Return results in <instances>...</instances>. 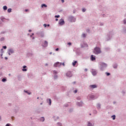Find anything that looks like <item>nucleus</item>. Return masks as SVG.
Instances as JSON below:
<instances>
[{
	"mask_svg": "<svg viewBox=\"0 0 126 126\" xmlns=\"http://www.w3.org/2000/svg\"><path fill=\"white\" fill-rule=\"evenodd\" d=\"M94 53L95 54L97 55L98 54H100L101 53V50L100 49V48L98 47H95L94 48Z\"/></svg>",
	"mask_w": 126,
	"mask_h": 126,
	"instance_id": "nucleus-1",
	"label": "nucleus"
},
{
	"mask_svg": "<svg viewBox=\"0 0 126 126\" xmlns=\"http://www.w3.org/2000/svg\"><path fill=\"white\" fill-rule=\"evenodd\" d=\"M59 24H60V25H63V24H64V21L63 20V19H60L59 21Z\"/></svg>",
	"mask_w": 126,
	"mask_h": 126,
	"instance_id": "nucleus-2",
	"label": "nucleus"
},
{
	"mask_svg": "<svg viewBox=\"0 0 126 126\" xmlns=\"http://www.w3.org/2000/svg\"><path fill=\"white\" fill-rule=\"evenodd\" d=\"M60 65H62V63H60V62H57L54 64V66L55 67L60 66Z\"/></svg>",
	"mask_w": 126,
	"mask_h": 126,
	"instance_id": "nucleus-3",
	"label": "nucleus"
},
{
	"mask_svg": "<svg viewBox=\"0 0 126 126\" xmlns=\"http://www.w3.org/2000/svg\"><path fill=\"white\" fill-rule=\"evenodd\" d=\"M66 76L68 77H71L72 76V74H71V71H68L66 73Z\"/></svg>",
	"mask_w": 126,
	"mask_h": 126,
	"instance_id": "nucleus-4",
	"label": "nucleus"
},
{
	"mask_svg": "<svg viewBox=\"0 0 126 126\" xmlns=\"http://www.w3.org/2000/svg\"><path fill=\"white\" fill-rule=\"evenodd\" d=\"M92 73L93 75H96V74H97V71H96L95 70V69H92Z\"/></svg>",
	"mask_w": 126,
	"mask_h": 126,
	"instance_id": "nucleus-5",
	"label": "nucleus"
},
{
	"mask_svg": "<svg viewBox=\"0 0 126 126\" xmlns=\"http://www.w3.org/2000/svg\"><path fill=\"white\" fill-rule=\"evenodd\" d=\"M91 61H95V60H96V58L94 57V55H91Z\"/></svg>",
	"mask_w": 126,
	"mask_h": 126,
	"instance_id": "nucleus-6",
	"label": "nucleus"
},
{
	"mask_svg": "<svg viewBox=\"0 0 126 126\" xmlns=\"http://www.w3.org/2000/svg\"><path fill=\"white\" fill-rule=\"evenodd\" d=\"M47 46H48V41H45L43 44V47H47Z\"/></svg>",
	"mask_w": 126,
	"mask_h": 126,
	"instance_id": "nucleus-7",
	"label": "nucleus"
},
{
	"mask_svg": "<svg viewBox=\"0 0 126 126\" xmlns=\"http://www.w3.org/2000/svg\"><path fill=\"white\" fill-rule=\"evenodd\" d=\"M91 88H97V86L96 85H92L90 86Z\"/></svg>",
	"mask_w": 126,
	"mask_h": 126,
	"instance_id": "nucleus-8",
	"label": "nucleus"
},
{
	"mask_svg": "<svg viewBox=\"0 0 126 126\" xmlns=\"http://www.w3.org/2000/svg\"><path fill=\"white\" fill-rule=\"evenodd\" d=\"M101 66H102V67H106L107 66V64H106L105 63H102Z\"/></svg>",
	"mask_w": 126,
	"mask_h": 126,
	"instance_id": "nucleus-9",
	"label": "nucleus"
},
{
	"mask_svg": "<svg viewBox=\"0 0 126 126\" xmlns=\"http://www.w3.org/2000/svg\"><path fill=\"white\" fill-rule=\"evenodd\" d=\"M13 50L10 49L9 50V53H8L9 56H10V54H13Z\"/></svg>",
	"mask_w": 126,
	"mask_h": 126,
	"instance_id": "nucleus-10",
	"label": "nucleus"
},
{
	"mask_svg": "<svg viewBox=\"0 0 126 126\" xmlns=\"http://www.w3.org/2000/svg\"><path fill=\"white\" fill-rule=\"evenodd\" d=\"M77 63V61H74L72 63L73 66H75L76 64Z\"/></svg>",
	"mask_w": 126,
	"mask_h": 126,
	"instance_id": "nucleus-11",
	"label": "nucleus"
},
{
	"mask_svg": "<svg viewBox=\"0 0 126 126\" xmlns=\"http://www.w3.org/2000/svg\"><path fill=\"white\" fill-rule=\"evenodd\" d=\"M23 71H27V69H26V66H24L22 69Z\"/></svg>",
	"mask_w": 126,
	"mask_h": 126,
	"instance_id": "nucleus-12",
	"label": "nucleus"
},
{
	"mask_svg": "<svg viewBox=\"0 0 126 126\" xmlns=\"http://www.w3.org/2000/svg\"><path fill=\"white\" fill-rule=\"evenodd\" d=\"M41 7H47V5H46V4H42L41 5Z\"/></svg>",
	"mask_w": 126,
	"mask_h": 126,
	"instance_id": "nucleus-13",
	"label": "nucleus"
},
{
	"mask_svg": "<svg viewBox=\"0 0 126 126\" xmlns=\"http://www.w3.org/2000/svg\"><path fill=\"white\" fill-rule=\"evenodd\" d=\"M3 9H4V10H6V9H7V7L6 6H4L3 7Z\"/></svg>",
	"mask_w": 126,
	"mask_h": 126,
	"instance_id": "nucleus-14",
	"label": "nucleus"
},
{
	"mask_svg": "<svg viewBox=\"0 0 126 126\" xmlns=\"http://www.w3.org/2000/svg\"><path fill=\"white\" fill-rule=\"evenodd\" d=\"M41 122H44L45 121V118L44 117H42L40 119Z\"/></svg>",
	"mask_w": 126,
	"mask_h": 126,
	"instance_id": "nucleus-15",
	"label": "nucleus"
},
{
	"mask_svg": "<svg viewBox=\"0 0 126 126\" xmlns=\"http://www.w3.org/2000/svg\"><path fill=\"white\" fill-rule=\"evenodd\" d=\"M25 92L26 93H27V94H28L29 95H30V94H31V93H29V92H28V91H25Z\"/></svg>",
	"mask_w": 126,
	"mask_h": 126,
	"instance_id": "nucleus-16",
	"label": "nucleus"
},
{
	"mask_svg": "<svg viewBox=\"0 0 126 126\" xmlns=\"http://www.w3.org/2000/svg\"><path fill=\"white\" fill-rule=\"evenodd\" d=\"M25 92L26 93H27V94H28L29 95H30V94H31V93H29V92H28V91H25Z\"/></svg>",
	"mask_w": 126,
	"mask_h": 126,
	"instance_id": "nucleus-17",
	"label": "nucleus"
},
{
	"mask_svg": "<svg viewBox=\"0 0 126 126\" xmlns=\"http://www.w3.org/2000/svg\"><path fill=\"white\" fill-rule=\"evenodd\" d=\"M112 118L113 120H116V116L113 115L112 116Z\"/></svg>",
	"mask_w": 126,
	"mask_h": 126,
	"instance_id": "nucleus-18",
	"label": "nucleus"
},
{
	"mask_svg": "<svg viewBox=\"0 0 126 126\" xmlns=\"http://www.w3.org/2000/svg\"><path fill=\"white\" fill-rule=\"evenodd\" d=\"M88 126H92V124L90 123V122H88Z\"/></svg>",
	"mask_w": 126,
	"mask_h": 126,
	"instance_id": "nucleus-19",
	"label": "nucleus"
},
{
	"mask_svg": "<svg viewBox=\"0 0 126 126\" xmlns=\"http://www.w3.org/2000/svg\"><path fill=\"white\" fill-rule=\"evenodd\" d=\"M2 81L3 82H4L5 81H6V79H5V78H3V79H2Z\"/></svg>",
	"mask_w": 126,
	"mask_h": 126,
	"instance_id": "nucleus-20",
	"label": "nucleus"
},
{
	"mask_svg": "<svg viewBox=\"0 0 126 126\" xmlns=\"http://www.w3.org/2000/svg\"><path fill=\"white\" fill-rule=\"evenodd\" d=\"M11 11V8H9V9H8V10H7V12H10Z\"/></svg>",
	"mask_w": 126,
	"mask_h": 126,
	"instance_id": "nucleus-21",
	"label": "nucleus"
},
{
	"mask_svg": "<svg viewBox=\"0 0 126 126\" xmlns=\"http://www.w3.org/2000/svg\"><path fill=\"white\" fill-rule=\"evenodd\" d=\"M49 105H51V104H52V101L51 100V99H49Z\"/></svg>",
	"mask_w": 126,
	"mask_h": 126,
	"instance_id": "nucleus-22",
	"label": "nucleus"
},
{
	"mask_svg": "<svg viewBox=\"0 0 126 126\" xmlns=\"http://www.w3.org/2000/svg\"><path fill=\"white\" fill-rule=\"evenodd\" d=\"M97 108L98 109H100L101 108L100 104H97Z\"/></svg>",
	"mask_w": 126,
	"mask_h": 126,
	"instance_id": "nucleus-23",
	"label": "nucleus"
},
{
	"mask_svg": "<svg viewBox=\"0 0 126 126\" xmlns=\"http://www.w3.org/2000/svg\"><path fill=\"white\" fill-rule=\"evenodd\" d=\"M57 126H62V124L60 123H58L57 124Z\"/></svg>",
	"mask_w": 126,
	"mask_h": 126,
	"instance_id": "nucleus-24",
	"label": "nucleus"
},
{
	"mask_svg": "<svg viewBox=\"0 0 126 126\" xmlns=\"http://www.w3.org/2000/svg\"><path fill=\"white\" fill-rule=\"evenodd\" d=\"M55 17L56 18H59V17H60V15H56V16H55Z\"/></svg>",
	"mask_w": 126,
	"mask_h": 126,
	"instance_id": "nucleus-25",
	"label": "nucleus"
},
{
	"mask_svg": "<svg viewBox=\"0 0 126 126\" xmlns=\"http://www.w3.org/2000/svg\"><path fill=\"white\" fill-rule=\"evenodd\" d=\"M86 11V9H85V8H83V9H82L83 12H85Z\"/></svg>",
	"mask_w": 126,
	"mask_h": 126,
	"instance_id": "nucleus-26",
	"label": "nucleus"
},
{
	"mask_svg": "<svg viewBox=\"0 0 126 126\" xmlns=\"http://www.w3.org/2000/svg\"><path fill=\"white\" fill-rule=\"evenodd\" d=\"M82 36H83V37H86V34H85V33H84L82 34Z\"/></svg>",
	"mask_w": 126,
	"mask_h": 126,
	"instance_id": "nucleus-27",
	"label": "nucleus"
},
{
	"mask_svg": "<svg viewBox=\"0 0 126 126\" xmlns=\"http://www.w3.org/2000/svg\"><path fill=\"white\" fill-rule=\"evenodd\" d=\"M106 74L107 75V76H109V75H110V73L106 72Z\"/></svg>",
	"mask_w": 126,
	"mask_h": 126,
	"instance_id": "nucleus-28",
	"label": "nucleus"
},
{
	"mask_svg": "<svg viewBox=\"0 0 126 126\" xmlns=\"http://www.w3.org/2000/svg\"><path fill=\"white\" fill-rule=\"evenodd\" d=\"M43 26H44V27H47V24H44L43 25Z\"/></svg>",
	"mask_w": 126,
	"mask_h": 126,
	"instance_id": "nucleus-29",
	"label": "nucleus"
},
{
	"mask_svg": "<svg viewBox=\"0 0 126 126\" xmlns=\"http://www.w3.org/2000/svg\"><path fill=\"white\" fill-rule=\"evenodd\" d=\"M3 49H6V46H3Z\"/></svg>",
	"mask_w": 126,
	"mask_h": 126,
	"instance_id": "nucleus-30",
	"label": "nucleus"
},
{
	"mask_svg": "<svg viewBox=\"0 0 126 126\" xmlns=\"http://www.w3.org/2000/svg\"><path fill=\"white\" fill-rule=\"evenodd\" d=\"M74 93H77V90L74 91Z\"/></svg>",
	"mask_w": 126,
	"mask_h": 126,
	"instance_id": "nucleus-31",
	"label": "nucleus"
},
{
	"mask_svg": "<svg viewBox=\"0 0 126 126\" xmlns=\"http://www.w3.org/2000/svg\"><path fill=\"white\" fill-rule=\"evenodd\" d=\"M124 24H126V20H124Z\"/></svg>",
	"mask_w": 126,
	"mask_h": 126,
	"instance_id": "nucleus-32",
	"label": "nucleus"
},
{
	"mask_svg": "<svg viewBox=\"0 0 126 126\" xmlns=\"http://www.w3.org/2000/svg\"><path fill=\"white\" fill-rule=\"evenodd\" d=\"M67 45H69V46H70V45H71V43L69 42V43H67Z\"/></svg>",
	"mask_w": 126,
	"mask_h": 126,
	"instance_id": "nucleus-33",
	"label": "nucleus"
},
{
	"mask_svg": "<svg viewBox=\"0 0 126 126\" xmlns=\"http://www.w3.org/2000/svg\"><path fill=\"white\" fill-rule=\"evenodd\" d=\"M54 73H57V71H53Z\"/></svg>",
	"mask_w": 126,
	"mask_h": 126,
	"instance_id": "nucleus-34",
	"label": "nucleus"
},
{
	"mask_svg": "<svg viewBox=\"0 0 126 126\" xmlns=\"http://www.w3.org/2000/svg\"><path fill=\"white\" fill-rule=\"evenodd\" d=\"M62 64H63V66H64V63H62Z\"/></svg>",
	"mask_w": 126,
	"mask_h": 126,
	"instance_id": "nucleus-35",
	"label": "nucleus"
},
{
	"mask_svg": "<svg viewBox=\"0 0 126 126\" xmlns=\"http://www.w3.org/2000/svg\"><path fill=\"white\" fill-rule=\"evenodd\" d=\"M62 2H64V0H61Z\"/></svg>",
	"mask_w": 126,
	"mask_h": 126,
	"instance_id": "nucleus-36",
	"label": "nucleus"
},
{
	"mask_svg": "<svg viewBox=\"0 0 126 126\" xmlns=\"http://www.w3.org/2000/svg\"><path fill=\"white\" fill-rule=\"evenodd\" d=\"M56 51H59V48H56Z\"/></svg>",
	"mask_w": 126,
	"mask_h": 126,
	"instance_id": "nucleus-37",
	"label": "nucleus"
},
{
	"mask_svg": "<svg viewBox=\"0 0 126 126\" xmlns=\"http://www.w3.org/2000/svg\"><path fill=\"white\" fill-rule=\"evenodd\" d=\"M6 126H9V124H6Z\"/></svg>",
	"mask_w": 126,
	"mask_h": 126,
	"instance_id": "nucleus-38",
	"label": "nucleus"
},
{
	"mask_svg": "<svg viewBox=\"0 0 126 126\" xmlns=\"http://www.w3.org/2000/svg\"><path fill=\"white\" fill-rule=\"evenodd\" d=\"M25 11H26V12L28 11V9H26Z\"/></svg>",
	"mask_w": 126,
	"mask_h": 126,
	"instance_id": "nucleus-39",
	"label": "nucleus"
},
{
	"mask_svg": "<svg viewBox=\"0 0 126 126\" xmlns=\"http://www.w3.org/2000/svg\"><path fill=\"white\" fill-rule=\"evenodd\" d=\"M58 20H59V19H56V21H58Z\"/></svg>",
	"mask_w": 126,
	"mask_h": 126,
	"instance_id": "nucleus-40",
	"label": "nucleus"
},
{
	"mask_svg": "<svg viewBox=\"0 0 126 126\" xmlns=\"http://www.w3.org/2000/svg\"><path fill=\"white\" fill-rule=\"evenodd\" d=\"M5 60H7V57H5Z\"/></svg>",
	"mask_w": 126,
	"mask_h": 126,
	"instance_id": "nucleus-41",
	"label": "nucleus"
},
{
	"mask_svg": "<svg viewBox=\"0 0 126 126\" xmlns=\"http://www.w3.org/2000/svg\"><path fill=\"white\" fill-rule=\"evenodd\" d=\"M47 26H48V27H49V26H50V25H47Z\"/></svg>",
	"mask_w": 126,
	"mask_h": 126,
	"instance_id": "nucleus-42",
	"label": "nucleus"
},
{
	"mask_svg": "<svg viewBox=\"0 0 126 126\" xmlns=\"http://www.w3.org/2000/svg\"><path fill=\"white\" fill-rule=\"evenodd\" d=\"M29 32H31V30H30L29 31Z\"/></svg>",
	"mask_w": 126,
	"mask_h": 126,
	"instance_id": "nucleus-43",
	"label": "nucleus"
},
{
	"mask_svg": "<svg viewBox=\"0 0 126 126\" xmlns=\"http://www.w3.org/2000/svg\"><path fill=\"white\" fill-rule=\"evenodd\" d=\"M85 70L86 71H87V69H85Z\"/></svg>",
	"mask_w": 126,
	"mask_h": 126,
	"instance_id": "nucleus-44",
	"label": "nucleus"
},
{
	"mask_svg": "<svg viewBox=\"0 0 126 126\" xmlns=\"http://www.w3.org/2000/svg\"><path fill=\"white\" fill-rule=\"evenodd\" d=\"M78 106H81V105H80L79 104V103H78Z\"/></svg>",
	"mask_w": 126,
	"mask_h": 126,
	"instance_id": "nucleus-45",
	"label": "nucleus"
},
{
	"mask_svg": "<svg viewBox=\"0 0 126 126\" xmlns=\"http://www.w3.org/2000/svg\"><path fill=\"white\" fill-rule=\"evenodd\" d=\"M71 18H73V17H70V19H71Z\"/></svg>",
	"mask_w": 126,
	"mask_h": 126,
	"instance_id": "nucleus-46",
	"label": "nucleus"
},
{
	"mask_svg": "<svg viewBox=\"0 0 126 126\" xmlns=\"http://www.w3.org/2000/svg\"><path fill=\"white\" fill-rule=\"evenodd\" d=\"M2 50H3L2 49H1V51H2Z\"/></svg>",
	"mask_w": 126,
	"mask_h": 126,
	"instance_id": "nucleus-47",
	"label": "nucleus"
},
{
	"mask_svg": "<svg viewBox=\"0 0 126 126\" xmlns=\"http://www.w3.org/2000/svg\"><path fill=\"white\" fill-rule=\"evenodd\" d=\"M90 115L91 116V114H90Z\"/></svg>",
	"mask_w": 126,
	"mask_h": 126,
	"instance_id": "nucleus-48",
	"label": "nucleus"
}]
</instances>
